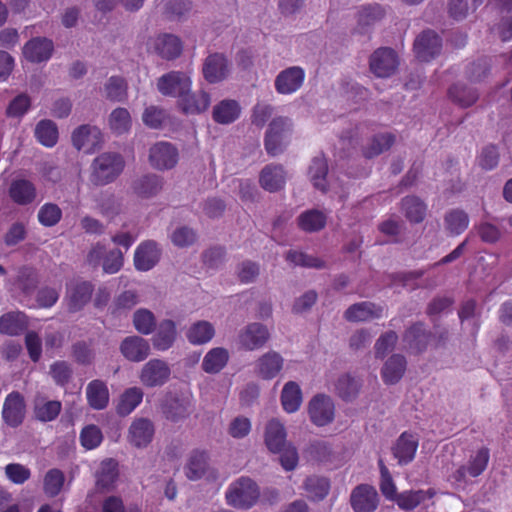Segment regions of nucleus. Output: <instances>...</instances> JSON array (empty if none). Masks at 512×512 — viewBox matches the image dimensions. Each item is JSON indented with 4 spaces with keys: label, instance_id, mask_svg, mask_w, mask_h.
Here are the masks:
<instances>
[{
    "label": "nucleus",
    "instance_id": "nucleus-1",
    "mask_svg": "<svg viewBox=\"0 0 512 512\" xmlns=\"http://www.w3.org/2000/svg\"><path fill=\"white\" fill-rule=\"evenodd\" d=\"M124 165V159L119 153H102L92 162L90 180L96 186L109 184L122 173Z\"/></svg>",
    "mask_w": 512,
    "mask_h": 512
},
{
    "label": "nucleus",
    "instance_id": "nucleus-2",
    "mask_svg": "<svg viewBox=\"0 0 512 512\" xmlns=\"http://www.w3.org/2000/svg\"><path fill=\"white\" fill-rule=\"evenodd\" d=\"M291 122L285 117L273 118L265 136V148L268 154L275 156L283 152L290 141Z\"/></svg>",
    "mask_w": 512,
    "mask_h": 512
},
{
    "label": "nucleus",
    "instance_id": "nucleus-3",
    "mask_svg": "<svg viewBox=\"0 0 512 512\" xmlns=\"http://www.w3.org/2000/svg\"><path fill=\"white\" fill-rule=\"evenodd\" d=\"M259 495L257 484L250 478L242 477L230 485L226 499L234 507L250 508L257 502Z\"/></svg>",
    "mask_w": 512,
    "mask_h": 512
},
{
    "label": "nucleus",
    "instance_id": "nucleus-4",
    "mask_svg": "<svg viewBox=\"0 0 512 512\" xmlns=\"http://www.w3.org/2000/svg\"><path fill=\"white\" fill-rule=\"evenodd\" d=\"M94 286L89 281L73 280L66 285L64 301L69 313H77L91 301Z\"/></svg>",
    "mask_w": 512,
    "mask_h": 512
},
{
    "label": "nucleus",
    "instance_id": "nucleus-5",
    "mask_svg": "<svg viewBox=\"0 0 512 512\" xmlns=\"http://www.w3.org/2000/svg\"><path fill=\"white\" fill-rule=\"evenodd\" d=\"M490 459L488 448H480L470 456L466 465L460 466L452 475V480L457 484H463L468 478H475L481 475L487 468Z\"/></svg>",
    "mask_w": 512,
    "mask_h": 512
},
{
    "label": "nucleus",
    "instance_id": "nucleus-6",
    "mask_svg": "<svg viewBox=\"0 0 512 512\" xmlns=\"http://www.w3.org/2000/svg\"><path fill=\"white\" fill-rule=\"evenodd\" d=\"M157 89L164 96L177 97L180 100L191 90V79L185 72L171 71L158 79Z\"/></svg>",
    "mask_w": 512,
    "mask_h": 512
},
{
    "label": "nucleus",
    "instance_id": "nucleus-7",
    "mask_svg": "<svg viewBox=\"0 0 512 512\" xmlns=\"http://www.w3.org/2000/svg\"><path fill=\"white\" fill-rule=\"evenodd\" d=\"M310 421L318 427L326 426L335 418V404L332 398L325 394L315 395L308 403Z\"/></svg>",
    "mask_w": 512,
    "mask_h": 512
},
{
    "label": "nucleus",
    "instance_id": "nucleus-8",
    "mask_svg": "<svg viewBox=\"0 0 512 512\" xmlns=\"http://www.w3.org/2000/svg\"><path fill=\"white\" fill-rule=\"evenodd\" d=\"M178 160V149L170 142H157L149 150V163L156 170L172 169Z\"/></svg>",
    "mask_w": 512,
    "mask_h": 512
},
{
    "label": "nucleus",
    "instance_id": "nucleus-9",
    "mask_svg": "<svg viewBox=\"0 0 512 512\" xmlns=\"http://www.w3.org/2000/svg\"><path fill=\"white\" fill-rule=\"evenodd\" d=\"M2 419L4 423L11 427H19L26 414V404L24 396L18 391H12L4 400L2 407Z\"/></svg>",
    "mask_w": 512,
    "mask_h": 512
},
{
    "label": "nucleus",
    "instance_id": "nucleus-10",
    "mask_svg": "<svg viewBox=\"0 0 512 512\" xmlns=\"http://www.w3.org/2000/svg\"><path fill=\"white\" fill-rule=\"evenodd\" d=\"M171 369L161 359H151L141 369L139 379L148 388L163 386L170 378Z\"/></svg>",
    "mask_w": 512,
    "mask_h": 512
},
{
    "label": "nucleus",
    "instance_id": "nucleus-11",
    "mask_svg": "<svg viewBox=\"0 0 512 512\" xmlns=\"http://www.w3.org/2000/svg\"><path fill=\"white\" fill-rule=\"evenodd\" d=\"M378 502L379 497L376 489L368 484L356 486L350 495V503L354 512H374Z\"/></svg>",
    "mask_w": 512,
    "mask_h": 512
},
{
    "label": "nucleus",
    "instance_id": "nucleus-12",
    "mask_svg": "<svg viewBox=\"0 0 512 512\" xmlns=\"http://www.w3.org/2000/svg\"><path fill=\"white\" fill-rule=\"evenodd\" d=\"M155 428L148 418H135L128 429L127 440L136 448H145L153 440Z\"/></svg>",
    "mask_w": 512,
    "mask_h": 512
},
{
    "label": "nucleus",
    "instance_id": "nucleus-13",
    "mask_svg": "<svg viewBox=\"0 0 512 512\" xmlns=\"http://www.w3.org/2000/svg\"><path fill=\"white\" fill-rule=\"evenodd\" d=\"M398 57L390 48L376 50L370 58V69L377 77H389L397 69Z\"/></svg>",
    "mask_w": 512,
    "mask_h": 512
},
{
    "label": "nucleus",
    "instance_id": "nucleus-14",
    "mask_svg": "<svg viewBox=\"0 0 512 512\" xmlns=\"http://www.w3.org/2000/svg\"><path fill=\"white\" fill-rule=\"evenodd\" d=\"M270 337L267 327L261 323L248 324L238 335V343L246 350L252 351L265 345Z\"/></svg>",
    "mask_w": 512,
    "mask_h": 512
},
{
    "label": "nucleus",
    "instance_id": "nucleus-15",
    "mask_svg": "<svg viewBox=\"0 0 512 512\" xmlns=\"http://www.w3.org/2000/svg\"><path fill=\"white\" fill-rule=\"evenodd\" d=\"M304 79L305 71L301 67H289L276 76L275 89L279 94H293L301 88Z\"/></svg>",
    "mask_w": 512,
    "mask_h": 512
},
{
    "label": "nucleus",
    "instance_id": "nucleus-16",
    "mask_svg": "<svg viewBox=\"0 0 512 512\" xmlns=\"http://www.w3.org/2000/svg\"><path fill=\"white\" fill-rule=\"evenodd\" d=\"M208 460L209 457L205 451H192L185 466V474L187 478L190 480H198L206 476L208 479H215L217 474L215 470L210 468Z\"/></svg>",
    "mask_w": 512,
    "mask_h": 512
},
{
    "label": "nucleus",
    "instance_id": "nucleus-17",
    "mask_svg": "<svg viewBox=\"0 0 512 512\" xmlns=\"http://www.w3.org/2000/svg\"><path fill=\"white\" fill-rule=\"evenodd\" d=\"M441 48L439 36L430 30L422 32L414 42V52L420 61H429L434 58Z\"/></svg>",
    "mask_w": 512,
    "mask_h": 512
},
{
    "label": "nucleus",
    "instance_id": "nucleus-18",
    "mask_svg": "<svg viewBox=\"0 0 512 512\" xmlns=\"http://www.w3.org/2000/svg\"><path fill=\"white\" fill-rule=\"evenodd\" d=\"M54 50L52 40L45 37H35L23 47L25 58L33 63H40L50 59Z\"/></svg>",
    "mask_w": 512,
    "mask_h": 512
},
{
    "label": "nucleus",
    "instance_id": "nucleus-19",
    "mask_svg": "<svg viewBox=\"0 0 512 512\" xmlns=\"http://www.w3.org/2000/svg\"><path fill=\"white\" fill-rule=\"evenodd\" d=\"M120 351L127 360L141 362L149 356L150 344L140 336H128L121 342Z\"/></svg>",
    "mask_w": 512,
    "mask_h": 512
},
{
    "label": "nucleus",
    "instance_id": "nucleus-20",
    "mask_svg": "<svg viewBox=\"0 0 512 512\" xmlns=\"http://www.w3.org/2000/svg\"><path fill=\"white\" fill-rule=\"evenodd\" d=\"M161 251L153 241L141 243L134 254V265L139 271L152 269L160 260Z\"/></svg>",
    "mask_w": 512,
    "mask_h": 512
},
{
    "label": "nucleus",
    "instance_id": "nucleus-21",
    "mask_svg": "<svg viewBox=\"0 0 512 512\" xmlns=\"http://www.w3.org/2000/svg\"><path fill=\"white\" fill-rule=\"evenodd\" d=\"M8 195L15 204L26 206L35 201L37 190L35 185L27 179H14L9 185Z\"/></svg>",
    "mask_w": 512,
    "mask_h": 512
},
{
    "label": "nucleus",
    "instance_id": "nucleus-22",
    "mask_svg": "<svg viewBox=\"0 0 512 512\" xmlns=\"http://www.w3.org/2000/svg\"><path fill=\"white\" fill-rule=\"evenodd\" d=\"M119 477L118 463L112 458L105 459L101 462L96 472V488L99 491H111Z\"/></svg>",
    "mask_w": 512,
    "mask_h": 512
},
{
    "label": "nucleus",
    "instance_id": "nucleus-23",
    "mask_svg": "<svg viewBox=\"0 0 512 512\" xmlns=\"http://www.w3.org/2000/svg\"><path fill=\"white\" fill-rule=\"evenodd\" d=\"M102 141L101 131L88 124H84L76 128L72 133V143L77 150L86 149L90 152L91 148L98 145Z\"/></svg>",
    "mask_w": 512,
    "mask_h": 512
},
{
    "label": "nucleus",
    "instance_id": "nucleus-24",
    "mask_svg": "<svg viewBox=\"0 0 512 512\" xmlns=\"http://www.w3.org/2000/svg\"><path fill=\"white\" fill-rule=\"evenodd\" d=\"M328 165L324 157H315L309 167V176L315 188L337 192L338 184L335 181H327Z\"/></svg>",
    "mask_w": 512,
    "mask_h": 512
},
{
    "label": "nucleus",
    "instance_id": "nucleus-25",
    "mask_svg": "<svg viewBox=\"0 0 512 512\" xmlns=\"http://www.w3.org/2000/svg\"><path fill=\"white\" fill-rule=\"evenodd\" d=\"M287 179L284 168L280 165H267L260 173L259 183L261 187L269 192L281 190Z\"/></svg>",
    "mask_w": 512,
    "mask_h": 512
},
{
    "label": "nucleus",
    "instance_id": "nucleus-26",
    "mask_svg": "<svg viewBox=\"0 0 512 512\" xmlns=\"http://www.w3.org/2000/svg\"><path fill=\"white\" fill-rule=\"evenodd\" d=\"M283 357L275 352L269 351L262 355L256 362V373L259 377L270 380L275 378L283 367Z\"/></svg>",
    "mask_w": 512,
    "mask_h": 512
},
{
    "label": "nucleus",
    "instance_id": "nucleus-27",
    "mask_svg": "<svg viewBox=\"0 0 512 512\" xmlns=\"http://www.w3.org/2000/svg\"><path fill=\"white\" fill-rule=\"evenodd\" d=\"M418 442V438L413 434L404 432L400 435L393 447V455L399 464L405 465L414 459Z\"/></svg>",
    "mask_w": 512,
    "mask_h": 512
},
{
    "label": "nucleus",
    "instance_id": "nucleus-28",
    "mask_svg": "<svg viewBox=\"0 0 512 512\" xmlns=\"http://www.w3.org/2000/svg\"><path fill=\"white\" fill-rule=\"evenodd\" d=\"M383 307L372 302H361L350 306L345 312L348 321H370L382 317Z\"/></svg>",
    "mask_w": 512,
    "mask_h": 512
},
{
    "label": "nucleus",
    "instance_id": "nucleus-29",
    "mask_svg": "<svg viewBox=\"0 0 512 512\" xmlns=\"http://www.w3.org/2000/svg\"><path fill=\"white\" fill-rule=\"evenodd\" d=\"M144 392L140 387H129L125 389L118 398L115 410L121 417L130 415L141 403Z\"/></svg>",
    "mask_w": 512,
    "mask_h": 512
},
{
    "label": "nucleus",
    "instance_id": "nucleus-30",
    "mask_svg": "<svg viewBox=\"0 0 512 512\" xmlns=\"http://www.w3.org/2000/svg\"><path fill=\"white\" fill-rule=\"evenodd\" d=\"M86 398L89 406L95 410H103L109 404V390L106 383L95 379L88 383L86 387Z\"/></svg>",
    "mask_w": 512,
    "mask_h": 512
},
{
    "label": "nucleus",
    "instance_id": "nucleus-31",
    "mask_svg": "<svg viewBox=\"0 0 512 512\" xmlns=\"http://www.w3.org/2000/svg\"><path fill=\"white\" fill-rule=\"evenodd\" d=\"M435 495L433 489L427 490H407L398 494L396 504L404 511H411L417 506L424 504L427 500H431Z\"/></svg>",
    "mask_w": 512,
    "mask_h": 512
},
{
    "label": "nucleus",
    "instance_id": "nucleus-32",
    "mask_svg": "<svg viewBox=\"0 0 512 512\" xmlns=\"http://www.w3.org/2000/svg\"><path fill=\"white\" fill-rule=\"evenodd\" d=\"M155 50L157 54L166 60H173L179 57L183 50V45L175 35L163 34L159 35L155 41Z\"/></svg>",
    "mask_w": 512,
    "mask_h": 512
},
{
    "label": "nucleus",
    "instance_id": "nucleus-33",
    "mask_svg": "<svg viewBox=\"0 0 512 512\" xmlns=\"http://www.w3.org/2000/svg\"><path fill=\"white\" fill-rule=\"evenodd\" d=\"M176 335V325L172 320L166 319L161 321L152 338L154 348L159 351L168 350L174 344Z\"/></svg>",
    "mask_w": 512,
    "mask_h": 512
},
{
    "label": "nucleus",
    "instance_id": "nucleus-34",
    "mask_svg": "<svg viewBox=\"0 0 512 512\" xmlns=\"http://www.w3.org/2000/svg\"><path fill=\"white\" fill-rule=\"evenodd\" d=\"M265 443L273 453L280 452L285 446L286 430L279 420L272 419L268 422L265 429Z\"/></svg>",
    "mask_w": 512,
    "mask_h": 512
},
{
    "label": "nucleus",
    "instance_id": "nucleus-35",
    "mask_svg": "<svg viewBox=\"0 0 512 512\" xmlns=\"http://www.w3.org/2000/svg\"><path fill=\"white\" fill-rule=\"evenodd\" d=\"M27 328L26 316L22 312H10L0 317V333L18 336Z\"/></svg>",
    "mask_w": 512,
    "mask_h": 512
},
{
    "label": "nucleus",
    "instance_id": "nucleus-36",
    "mask_svg": "<svg viewBox=\"0 0 512 512\" xmlns=\"http://www.w3.org/2000/svg\"><path fill=\"white\" fill-rule=\"evenodd\" d=\"M210 95L204 91L199 93L186 92L179 100V105L185 113H201L210 105Z\"/></svg>",
    "mask_w": 512,
    "mask_h": 512
},
{
    "label": "nucleus",
    "instance_id": "nucleus-37",
    "mask_svg": "<svg viewBox=\"0 0 512 512\" xmlns=\"http://www.w3.org/2000/svg\"><path fill=\"white\" fill-rule=\"evenodd\" d=\"M406 370V359L404 356L392 355L384 364L381 374L386 384H395L403 376Z\"/></svg>",
    "mask_w": 512,
    "mask_h": 512
},
{
    "label": "nucleus",
    "instance_id": "nucleus-38",
    "mask_svg": "<svg viewBox=\"0 0 512 512\" xmlns=\"http://www.w3.org/2000/svg\"><path fill=\"white\" fill-rule=\"evenodd\" d=\"M62 410V404L58 400L37 399L33 406L34 418L46 423L55 420Z\"/></svg>",
    "mask_w": 512,
    "mask_h": 512
},
{
    "label": "nucleus",
    "instance_id": "nucleus-39",
    "mask_svg": "<svg viewBox=\"0 0 512 512\" xmlns=\"http://www.w3.org/2000/svg\"><path fill=\"white\" fill-rule=\"evenodd\" d=\"M34 134L37 141L48 148L54 147L59 137L57 125L49 119L39 121Z\"/></svg>",
    "mask_w": 512,
    "mask_h": 512
},
{
    "label": "nucleus",
    "instance_id": "nucleus-40",
    "mask_svg": "<svg viewBox=\"0 0 512 512\" xmlns=\"http://www.w3.org/2000/svg\"><path fill=\"white\" fill-rule=\"evenodd\" d=\"M429 335L422 324L411 326L404 335L406 347L413 353L422 352L428 344Z\"/></svg>",
    "mask_w": 512,
    "mask_h": 512
},
{
    "label": "nucleus",
    "instance_id": "nucleus-41",
    "mask_svg": "<svg viewBox=\"0 0 512 512\" xmlns=\"http://www.w3.org/2000/svg\"><path fill=\"white\" fill-rule=\"evenodd\" d=\"M283 409L288 413L296 412L302 403V391L300 386L294 382H287L281 393Z\"/></svg>",
    "mask_w": 512,
    "mask_h": 512
},
{
    "label": "nucleus",
    "instance_id": "nucleus-42",
    "mask_svg": "<svg viewBox=\"0 0 512 512\" xmlns=\"http://www.w3.org/2000/svg\"><path fill=\"white\" fill-rule=\"evenodd\" d=\"M204 78L209 83H216L224 77V54L209 55L203 65Z\"/></svg>",
    "mask_w": 512,
    "mask_h": 512
},
{
    "label": "nucleus",
    "instance_id": "nucleus-43",
    "mask_svg": "<svg viewBox=\"0 0 512 512\" xmlns=\"http://www.w3.org/2000/svg\"><path fill=\"white\" fill-rule=\"evenodd\" d=\"M65 484V474L58 468L49 469L43 478V491L46 496L54 498L58 496Z\"/></svg>",
    "mask_w": 512,
    "mask_h": 512
},
{
    "label": "nucleus",
    "instance_id": "nucleus-44",
    "mask_svg": "<svg viewBox=\"0 0 512 512\" xmlns=\"http://www.w3.org/2000/svg\"><path fill=\"white\" fill-rule=\"evenodd\" d=\"M215 334L214 327L208 321H198L187 331L188 341L194 345H201L209 342Z\"/></svg>",
    "mask_w": 512,
    "mask_h": 512
},
{
    "label": "nucleus",
    "instance_id": "nucleus-45",
    "mask_svg": "<svg viewBox=\"0 0 512 512\" xmlns=\"http://www.w3.org/2000/svg\"><path fill=\"white\" fill-rule=\"evenodd\" d=\"M402 211L410 222L420 223L424 220L427 206L418 197H406L402 201Z\"/></svg>",
    "mask_w": 512,
    "mask_h": 512
},
{
    "label": "nucleus",
    "instance_id": "nucleus-46",
    "mask_svg": "<svg viewBox=\"0 0 512 512\" xmlns=\"http://www.w3.org/2000/svg\"><path fill=\"white\" fill-rule=\"evenodd\" d=\"M109 127L116 135L128 133L132 126L131 115L126 108L118 107L109 116Z\"/></svg>",
    "mask_w": 512,
    "mask_h": 512
},
{
    "label": "nucleus",
    "instance_id": "nucleus-47",
    "mask_svg": "<svg viewBox=\"0 0 512 512\" xmlns=\"http://www.w3.org/2000/svg\"><path fill=\"white\" fill-rule=\"evenodd\" d=\"M189 406V401L172 398L164 405L163 413L168 420L179 422L190 415Z\"/></svg>",
    "mask_w": 512,
    "mask_h": 512
},
{
    "label": "nucleus",
    "instance_id": "nucleus-48",
    "mask_svg": "<svg viewBox=\"0 0 512 512\" xmlns=\"http://www.w3.org/2000/svg\"><path fill=\"white\" fill-rule=\"evenodd\" d=\"M162 178L151 174L145 175L134 184V191L141 197H151L156 195L162 189Z\"/></svg>",
    "mask_w": 512,
    "mask_h": 512
},
{
    "label": "nucleus",
    "instance_id": "nucleus-49",
    "mask_svg": "<svg viewBox=\"0 0 512 512\" xmlns=\"http://www.w3.org/2000/svg\"><path fill=\"white\" fill-rule=\"evenodd\" d=\"M448 95L454 103L462 107L471 106L478 98L476 91L460 83L454 84L450 87Z\"/></svg>",
    "mask_w": 512,
    "mask_h": 512
},
{
    "label": "nucleus",
    "instance_id": "nucleus-50",
    "mask_svg": "<svg viewBox=\"0 0 512 512\" xmlns=\"http://www.w3.org/2000/svg\"><path fill=\"white\" fill-rule=\"evenodd\" d=\"M106 98L113 102H122L127 98V83L124 78L112 76L105 85Z\"/></svg>",
    "mask_w": 512,
    "mask_h": 512
},
{
    "label": "nucleus",
    "instance_id": "nucleus-51",
    "mask_svg": "<svg viewBox=\"0 0 512 512\" xmlns=\"http://www.w3.org/2000/svg\"><path fill=\"white\" fill-rule=\"evenodd\" d=\"M133 324L139 333L149 335L156 328V319L150 310L138 309L133 315Z\"/></svg>",
    "mask_w": 512,
    "mask_h": 512
},
{
    "label": "nucleus",
    "instance_id": "nucleus-52",
    "mask_svg": "<svg viewBox=\"0 0 512 512\" xmlns=\"http://www.w3.org/2000/svg\"><path fill=\"white\" fill-rule=\"evenodd\" d=\"M329 481L324 477L311 476L305 481V490L313 500H321L329 492Z\"/></svg>",
    "mask_w": 512,
    "mask_h": 512
},
{
    "label": "nucleus",
    "instance_id": "nucleus-53",
    "mask_svg": "<svg viewBox=\"0 0 512 512\" xmlns=\"http://www.w3.org/2000/svg\"><path fill=\"white\" fill-rule=\"evenodd\" d=\"M385 14L386 11L380 4L364 5L358 10V23L368 26L381 20Z\"/></svg>",
    "mask_w": 512,
    "mask_h": 512
},
{
    "label": "nucleus",
    "instance_id": "nucleus-54",
    "mask_svg": "<svg viewBox=\"0 0 512 512\" xmlns=\"http://www.w3.org/2000/svg\"><path fill=\"white\" fill-rule=\"evenodd\" d=\"M394 142L392 134L385 132L373 137L371 143L364 149V156L372 158L387 150Z\"/></svg>",
    "mask_w": 512,
    "mask_h": 512
},
{
    "label": "nucleus",
    "instance_id": "nucleus-55",
    "mask_svg": "<svg viewBox=\"0 0 512 512\" xmlns=\"http://www.w3.org/2000/svg\"><path fill=\"white\" fill-rule=\"evenodd\" d=\"M80 443L86 450H93L103 441L101 429L94 424L85 426L80 432Z\"/></svg>",
    "mask_w": 512,
    "mask_h": 512
},
{
    "label": "nucleus",
    "instance_id": "nucleus-56",
    "mask_svg": "<svg viewBox=\"0 0 512 512\" xmlns=\"http://www.w3.org/2000/svg\"><path fill=\"white\" fill-rule=\"evenodd\" d=\"M224 367V348L216 347L211 349L204 357L202 368L206 373L214 374Z\"/></svg>",
    "mask_w": 512,
    "mask_h": 512
},
{
    "label": "nucleus",
    "instance_id": "nucleus-57",
    "mask_svg": "<svg viewBox=\"0 0 512 512\" xmlns=\"http://www.w3.org/2000/svg\"><path fill=\"white\" fill-rule=\"evenodd\" d=\"M286 260L295 266L306 268L321 269L325 267V262L322 259L298 251H289L286 254Z\"/></svg>",
    "mask_w": 512,
    "mask_h": 512
},
{
    "label": "nucleus",
    "instance_id": "nucleus-58",
    "mask_svg": "<svg viewBox=\"0 0 512 512\" xmlns=\"http://www.w3.org/2000/svg\"><path fill=\"white\" fill-rule=\"evenodd\" d=\"M167 117L168 115L164 109L152 105L144 110L142 121L151 129H160L166 122Z\"/></svg>",
    "mask_w": 512,
    "mask_h": 512
},
{
    "label": "nucleus",
    "instance_id": "nucleus-59",
    "mask_svg": "<svg viewBox=\"0 0 512 512\" xmlns=\"http://www.w3.org/2000/svg\"><path fill=\"white\" fill-rule=\"evenodd\" d=\"M72 355L75 361L81 365H90L94 358L95 353L92 349V342L77 341L72 345Z\"/></svg>",
    "mask_w": 512,
    "mask_h": 512
},
{
    "label": "nucleus",
    "instance_id": "nucleus-60",
    "mask_svg": "<svg viewBox=\"0 0 512 512\" xmlns=\"http://www.w3.org/2000/svg\"><path fill=\"white\" fill-rule=\"evenodd\" d=\"M483 0H450L449 11L455 19L464 18L468 12L475 11Z\"/></svg>",
    "mask_w": 512,
    "mask_h": 512
},
{
    "label": "nucleus",
    "instance_id": "nucleus-61",
    "mask_svg": "<svg viewBox=\"0 0 512 512\" xmlns=\"http://www.w3.org/2000/svg\"><path fill=\"white\" fill-rule=\"evenodd\" d=\"M49 373L58 386L64 387L71 379L72 369L66 361L61 360L51 364Z\"/></svg>",
    "mask_w": 512,
    "mask_h": 512
},
{
    "label": "nucleus",
    "instance_id": "nucleus-62",
    "mask_svg": "<svg viewBox=\"0 0 512 512\" xmlns=\"http://www.w3.org/2000/svg\"><path fill=\"white\" fill-rule=\"evenodd\" d=\"M359 387L360 384L358 380L348 374L339 377L336 384V390L339 396L344 400H350L353 398L357 394Z\"/></svg>",
    "mask_w": 512,
    "mask_h": 512
},
{
    "label": "nucleus",
    "instance_id": "nucleus-63",
    "mask_svg": "<svg viewBox=\"0 0 512 512\" xmlns=\"http://www.w3.org/2000/svg\"><path fill=\"white\" fill-rule=\"evenodd\" d=\"M6 477L14 484L21 485L31 477L28 467L20 463H10L5 466Z\"/></svg>",
    "mask_w": 512,
    "mask_h": 512
},
{
    "label": "nucleus",
    "instance_id": "nucleus-64",
    "mask_svg": "<svg viewBox=\"0 0 512 512\" xmlns=\"http://www.w3.org/2000/svg\"><path fill=\"white\" fill-rule=\"evenodd\" d=\"M40 224H58L62 218V210L55 203H45L38 211Z\"/></svg>",
    "mask_w": 512,
    "mask_h": 512
}]
</instances>
